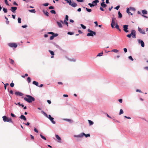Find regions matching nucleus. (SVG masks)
<instances>
[{
	"label": "nucleus",
	"mask_w": 148,
	"mask_h": 148,
	"mask_svg": "<svg viewBox=\"0 0 148 148\" xmlns=\"http://www.w3.org/2000/svg\"><path fill=\"white\" fill-rule=\"evenodd\" d=\"M118 14V17L119 18H121L122 17V15L120 11H119Z\"/></svg>",
	"instance_id": "19"
},
{
	"label": "nucleus",
	"mask_w": 148,
	"mask_h": 148,
	"mask_svg": "<svg viewBox=\"0 0 148 148\" xmlns=\"http://www.w3.org/2000/svg\"><path fill=\"white\" fill-rule=\"evenodd\" d=\"M40 136L42 139H44L45 140H46V138L44 136H43L42 134H40Z\"/></svg>",
	"instance_id": "28"
},
{
	"label": "nucleus",
	"mask_w": 148,
	"mask_h": 148,
	"mask_svg": "<svg viewBox=\"0 0 148 148\" xmlns=\"http://www.w3.org/2000/svg\"><path fill=\"white\" fill-rule=\"evenodd\" d=\"M99 2V1L98 0H95V1H93L92 3L93 5H95V6L97 5V3H98Z\"/></svg>",
	"instance_id": "16"
},
{
	"label": "nucleus",
	"mask_w": 148,
	"mask_h": 148,
	"mask_svg": "<svg viewBox=\"0 0 148 148\" xmlns=\"http://www.w3.org/2000/svg\"><path fill=\"white\" fill-rule=\"evenodd\" d=\"M43 12L46 16H49V13L47 11H43Z\"/></svg>",
	"instance_id": "25"
},
{
	"label": "nucleus",
	"mask_w": 148,
	"mask_h": 148,
	"mask_svg": "<svg viewBox=\"0 0 148 148\" xmlns=\"http://www.w3.org/2000/svg\"><path fill=\"white\" fill-rule=\"evenodd\" d=\"M49 9H54V7L53 6H51L49 8Z\"/></svg>",
	"instance_id": "59"
},
{
	"label": "nucleus",
	"mask_w": 148,
	"mask_h": 148,
	"mask_svg": "<svg viewBox=\"0 0 148 148\" xmlns=\"http://www.w3.org/2000/svg\"><path fill=\"white\" fill-rule=\"evenodd\" d=\"M56 137L59 140H61V138L58 135H56Z\"/></svg>",
	"instance_id": "22"
},
{
	"label": "nucleus",
	"mask_w": 148,
	"mask_h": 148,
	"mask_svg": "<svg viewBox=\"0 0 148 148\" xmlns=\"http://www.w3.org/2000/svg\"><path fill=\"white\" fill-rule=\"evenodd\" d=\"M2 83L4 85V88L5 90H6V89L7 86L9 84L7 83L5 84L3 82H2Z\"/></svg>",
	"instance_id": "24"
},
{
	"label": "nucleus",
	"mask_w": 148,
	"mask_h": 148,
	"mask_svg": "<svg viewBox=\"0 0 148 148\" xmlns=\"http://www.w3.org/2000/svg\"><path fill=\"white\" fill-rule=\"evenodd\" d=\"M69 5L73 7H75L77 6V4L76 3L74 2L72 3L71 1L70 2V3H69Z\"/></svg>",
	"instance_id": "13"
},
{
	"label": "nucleus",
	"mask_w": 148,
	"mask_h": 148,
	"mask_svg": "<svg viewBox=\"0 0 148 148\" xmlns=\"http://www.w3.org/2000/svg\"><path fill=\"white\" fill-rule=\"evenodd\" d=\"M27 81L28 82V83H30L31 82V80L30 77H28L27 78Z\"/></svg>",
	"instance_id": "43"
},
{
	"label": "nucleus",
	"mask_w": 148,
	"mask_h": 148,
	"mask_svg": "<svg viewBox=\"0 0 148 148\" xmlns=\"http://www.w3.org/2000/svg\"><path fill=\"white\" fill-rule=\"evenodd\" d=\"M54 37V36L53 35H52V36H51L50 39V40H52L53 39Z\"/></svg>",
	"instance_id": "53"
},
{
	"label": "nucleus",
	"mask_w": 148,
	"mask_h": 148,
	"mask_svg": "<svg viewBox=\"0 0 148 148\" xmlns=\"http://www.w3.org/2000/svg\"><path fill=\"white\" fill-rule=\"evenodd\" d=\"M88 32L90 33H88L87 35V36H93L94 35H96V33L95 32L90 30V29H88Z\"/></svg>",
	"instance_id": "5"
},
{
	"label": "nucleus",
	"mask_w": 148,
	"mask_h": 148,
	"mask_svg": "<svg viewBox=\"0 0 148 148\" xmlns=\"http://www.w3.org/2000/svg\"><path fill=\"white\" fill-rule=\"evenodd\" d=\"M111 51L114 52L115 53H117L119 51L116 49H113Z\"/></svg>",
	"instance_id": "27"
},
{
	"label": "nucleus",
	"mask_w": 148,
	"mask_h": 148,
	"mask_svg": "<svg viewBox=\"0 0 148 148\" xmlns=\"http://www.w3.org/2000/svg\"><path fill=\"white\" fill-rule=\"evenodd\" d=\"M8 45L11 47L16 48L17 45L15 43H10L8 44Z\"/></svg>",
	"instance_id": "6"
},
{
	"label": "nucleus",
	"mask_w": 148,
	"mask_h": 148,
	"mask_svg": "<svg viewBox=\"0 0 148 148\" xmlns=\"http://www.w3.org/2000/svg\"><path fill=\"white\" fill-rule=\"evenodd\" d=\"M9 60H10V63L11 64H13L14 61V60H12V59H9Z\"/></svg>",
	"instance_id": "35"
},
{
	"label": "nucleus",
	"mask_w": 148,
	"mask_h": 148,
	"mask_svg": "<svg viewBox=\"0 0 148 148\" xmlns=\"http://www.w3.org/2000/svg\"><path fill=\"white\" fill-rule=\"evenodd\" d=\"M29 11L31 12H32L35 13L36 12V11H35L34 9L29 10Z\"/></svg>",
	"instance_id": "30"
},
{
	"label": "nucleus",
	"mask_w": 148,
	"mask_h": 148,
	"mask_svg": "<svg viewBox=\"0 0 148 148\" xmlns=\"http://www.w3.org/2000/svg\"><path fill=\"white\" fill-rule=\"evenodd\" d=\"M88 121L90 125H92V124H93V122L92 121H91V120H88Z\"/></svg>",
	"instance_id": "26"
},
{
	"label": "nucleus",
	"mask_w": 148,
	"mask_h": 148,
	"mask_svg": "<svg viewBox=\"0 0 148 148\" xmlns=\"http://www.w3.org/2000/svg\"><path fill=\"white\" fill-rule=\"evenodd\" d=\"M49 5V3H46L43 4V5L45 6H47Z\"/></svg>",
	"instance_id": "54"
},
{
	"label": "nucleus",
	"mask_w": 148,
	"mask_h": 148,
	"mask_svg": "<svg viewBox=\"0 0 148 148\" xmlns=\"http://www.w3.org/2000/svg\"><path fill=\"white\" fill-rule=\"evenodd\" d=\"M49 51L52 55L53 56L54 55V52L53 51L50 50H49Z\"/></svg>",
	"instance_id": "33"
},
{
	"label": "nucleus",
	"mask_w": 148,
	"mask_h": 148,
	"mask_svg": "<svg viewBox=\"0 0 148 148\" xmlns=\"http://www.w3.org/2000/svg\"><path fill=\"white\" fill-rule=\"evenodd\" d=\"M64 120L69 122H71L72 121L71 120L69 119H64Z\"/></svg>",
	"instance_id": "44"
},
{
	"label": "nucleus",
	"mask_w": 148,
	"mask_h": 148,
	"mask_svg": "<svg viewBox=\"0 0 148 148\" xmlns=\"http://www.w3.org/2000/svg\"><path fill=\"white\" fill-rule=\"evenodd\" d=\"M11 115L12 116V117H16L15 115L14 114H13L12 113H11Z\"/></svg>",
	"instance_id": "61"
},
{
	"label": "nucleus",
	"mask_w": 148,
	"mask_h": 148,
	"mask_svg": "<svg viewBox=\"0 0 148 148\" xmlns=\"http://www.w3.org/2000/svg\"><path fill=\"white\" fill-rule=\"evenodd\" d=\"M94 23L95 24V27H97L98 26V23H97V21H95V22H94Z\"/></svg>",
	"instance_id": "57"
},
{
	"label": "nucleus",
	"mask_w": 148,
	"mask_h": 148,
	"mask_svg": "<svg viewBox=\"0 0 148 148\" xmlns=\"http://www.w3.org/2000/svg\"><path fill=\"white\" fill-rule=\"evenodd\" d=\"M20 118H21L22 119H23L25 121L26 120V118L23 115H21V116L20 117Z\"/></svg>",
	"instance_id": "17"
},
{
	"label": "nucleus",
	"mask_w": 148,
	"mask_h": 148,
	"mask_svg": "<svg viewBox=\"0 0 148 148\" xmlns=\"http://www.w3.org/2000/svg\"><path fill=\"white\" fill-rule=\"evenodd\" d=\"M101 6L103 8H105L107 6V5L104 2H103L101 4Z\"/></svg>",
	"instance_id": "14"
},
{
	"label": "nucleus",
	"mask_w": 148,
	"mask_h": 148,
	"mask_svg": "<svg viewBox=\"0 0 148 148\" xmlns=\"http://www.w3.org/2000/svg\"><path fill=\"white\" fill-rule=\"evenodd\" d=\"M26 96L27 97H24V100L28 103H30L35 101L34 98L30 95H26Z\"/></svg>",
	"instance_id": "2"
},
{
	"label": "nucleus",
	"mask_w": 148,
	"mask_h": 148,
	"mask_svg": "<svg viewBox=\"0 0 148 148\" xmlns=\"http://www.w3.org/2000/svg\"><path fill=\"white\" fill-rule=\"evenodd\" d=\"M53 35L54 36V37H56L58 36V34H53Z\"/></svg>",
	"instance_id": "56"
},
{
	"label": "nucleus",
	"mask_w": 148,
	"mask_h": 148,
	"mask_svg": "<svg viewBox=\"0 0 148 148\" xmlns=\"http://www.w3.org/2000/svg\"><path fill=\"white\" fill-rule=\"evenodd\" d=\"M65 1H66L67 3H69V4L70 3V2H71L70 0H66Z\"/></svg>",
	"instance_id": "55"
},
{
	"label": "nucleus",
	"mask_w": 148,
	"mask_h": 148,
	"mask_svg": "<svg viewBox=\"0 0 148 148\" xmlns=\"http://www.w3.org/2000/svg\"><path fill=\"white\" fill-rule=\"evenodd\" d=\"M89 5L90 7H93L95 6V5H93V4L90 3H89L88 4Z\"/></svg>",
	"instance_id": "42"
},
{
	"label": "nucleus",
	"mask_w": 148,
	"mask_h": 148,
	"mask_svg": "<svg viewBox=\"0 0 148 148\" xmlns=\"http://www.w3.org/2000/svg\"><path fill=\"white\" fill-rule=\"evenodd\" d=\"M128 58L130 59L131 60H132V61L133 60V59L132 58V56H129V57Z\"/></svg>",
	"instance_id": "49"
},
{
	"label": "nucleus",
	"mask_w": 148,
	"mask_h": 148,
	"mask_svg": "<svg viewBox=\"0 0 148 148\" xmlns=\"http://www.w3.org/2000/svg\"><path fill=\"white\" fill-rule=\"evenodd\" d=\"M84 136H85V137L86 138L90 136V135L89 134H86L84 133Z\"/></svg>",
	"instance_id": "39"
},
{
	"label": "nucleus",
	"mask_w": 148,
	"mask_h": 148,
	"mask_svg": "<svg viewBox=\"0 0 148 148\" xmlns=\"http://www.w3.org/2000/svg\"><path fill=\"white\" fill-rule=\"evenodd\" d=\"M84 133H82L78 135H74V137H79V138H82L83 136L84 135Z\"/></svg>",
	"instance_id": "11"
},
{
	"label": "nucleus",
	"mask_w": 148,
	"mask_h": 148,
	"mask_svg": "<svg viewBox=\"0 0 148 148\" xmlns=\"http://www.w3.org/2000/svg\"><path fill=\"white\" fill-rule=\"evenodd\" d=\"M138 30L139 32L143 34H145V32L144 30H142L140 28L138 27Z\"/></svg>",
	"instance_id": "10"
},
{
	"label": "nucleus",
	"mask_w": 148,
	"mask_h": 148,
	"mask_svg": "<svg viewBox=\"0 0 148 148\" xmlns=\"http://www.w3.org/2000/svg\"><path fill=\"white\" fill-rule=\"evenodd\" d=\"M33 84H34L36 85V86H38V82L34 81L33 82Z\"/></svg>",
	"instance_id": "20"
},
{
	"label": "nucleus",
	"mask_w": 148,
	"mask_h": 148,
	"mask_svg": "<svg viewBox=\"0 0 148 148\" xmlns=\"http://www.w3.org/2000/svg\"><path fill=\"white\" fill-rule=\"evenodd\" d=\"M49 118L50 121H51L52 123L53 124H55L56 123V122L53 120L54 118L53 117H52L50 115H49L48 116V117H47Z\"/></svg>",
	"instance_id": "7"
},
{
	"label": "nucleus",
	"mask_w": 148,
	"mask_h": 148,
	"mask_svg": "<svg viewBox=\"0 0 148 148\" xmlns=\"http://www.w3.org/2000/svg\"><path fill=\"white\" fill-rule=\"evenodd\" d=\"M130 10L131 11H135V9L134 8H130Z\"/></svg>",
	"instance_id": "36"
},
{
	"label": "nucleus",
	"mask_w": 148,
	"mask_h": 148,
	"mask_svg": "<svg viewBox=\"0 0 148 148\" xmlns=\"http://www.w3.org/2000/svg\"><path fill=\"white\" fill-rule=\"evenodd\" d=\"M15 94L16 95L19 96H22L23 95V94L22 93L19 91L16 92H15Z\"/></svg>",
	"instance_id": "12"
},
{
	"label": "nucleus",
	"mask_w": 148,
	"mask_h": 148,
	"mask_svg": "<svg viewBox=\"0 0 148 148\" xmlns=\"http://www.w3.org/2000/svg\"><path fill=\"white\" fill-rule=\"evenodd\" d=\"M136 32L134 30H132L131 31V34H128L127 35V36L129 38H130L131 36H132L133 38H136Z\"/></svg>",
	"instance_id": "3"
},
{
	"label": "nucleus",
	"mask_w": 148,
	"mask_h": 148,
	"mask_svg": "<svg viewBox=\"0 0 148 148\" xmlns=\"http://www.w3.org/2000/svg\"><path fill=\"white\" fill-rule=\"evenodd\" d=\"M123 110L121 109H120V112L119 113V115H121V114H123Z\"/></svg>",
	"instance_id": "37"
},
{
	"label": "nucleus",
	"mask_w": 148,
	"mask_h": 148,
	"mask_svg": "<svg viewBox=\"0 0 148 148\" xmlns=\"http://www.w3.org/2000/svg\"><path fill=\"white\" fill-rule=\"evenodd\" d=\"M64 20L66 21H68L69 20V16L67 15H66L65 16V18Z\"/></svg>",
	"instance_id": "38"
},
{
	"label": "nucleus",
	"mask_w": 148,
	"mask_h": 148,
	"mask_svg": "<svg viewBox=\"0 0 148 148\" xmlns=\"http://www.w3.org/2000/svg\"><path fill=\"white\" fill-rule=\"evenodd\" d=\"M3 121L4 122H10L12 123H13V122L12 119L10 118H8L6 116H4L2 117Z\"/></svg>",
	"instance_id": "4"
},
{
	"label": "nucleus",
	"mask_w": 148,
	"mask_h": 148,
	"mask_svg": "<svg viewBox=\"0 0 148 148\" xmlns=\"http://www.w3.org/2000/svg\"><path fill=\"white\" fill-rule=\"evenodd\" d=\"M5 18L6 20V23L7 24H8L9 23V21H8V19L5 16Z\"/></svg>",
	"instance_id": "21"
},
{
	"label": "nucleus",
	"mask_w": 148,
	"mask_h": 148,
	"mask_svg": "<svg viewBox=\"0 0 148 148\" xmlns=\"http://www.w3.org/2000/svg\"><path fill=\"white\" fill-rule=\"evenodd\" d=\"M30 136H31V138L32 139L34 140V136H32V135H30Z\"/></svg>",
	"instance_id": "64"
},
{
	"label": "nucleus",
	"mask_w": 148,
	"mask_h": 148,
	"mask_svg": "<svg viewBox=\"0 0 148 148\" xmlns=\"http://www.w3.org/2000/svg\"><path fill=\"white\" fill-rule=\"evenodd\" d=\"M81 25V26L84 29H86V27L84 25H83L82 24H81L80 25Z\"/></svg>",
	"instance_id": "40"
},
{
	"label": "nucleus",
	"mask_w": 148,
	"mask_h": 148,
	"mask_svg": "<svg viewBox=\"0 0 148 148\" xmlns=\"http://www.w3.org/2000/svg\"><path fill=\"white\" fill-rule=\"evenodd\" d=\"M28 76V74L26 73L25 74V76L22 75L21 76V77L23 78H24L25 77H27V76Z\"/></svg>",
	"instance_id": "51"
},
{
	"label": "nucleus",
	"mask_w": 148,
	"mask_h": 148,
	"mask_svg": "<svg viewBox=\"0 0 148 148\" xmlns=\"http://www.w3.org/2000/svg\"><path fill=\"white\" fill-rule=\"evenodd\" d=\"M74 33L73 32H69L68 33V34H69L70 35H72L73 34H74Z\"/></svg>",
	"instance_id": "47"
},
{
	"label": "nucleus",
	"mask_w": 148,
	"mask_h": 148,
	"mask_svg": "<svg viewBox=\"0 0 148 148\" xmlns=\"http://www.w3.org/2000/svg\"><path fill=\"white\" fill-rule=\"evenodd\" d=\"M117 21L116 18H112V23L111 24V26L112 28H116L120 32L121 31V29L119 28V26L117 23Z\"/></svg>",
	"instance_id": "1"
},
{
	"label": "nucleus",
	"mask_w": 148,
	"mask_h": 148,
	"mask_svg": "<svg viewBox=\"0 0 148 148\" xmlns=\"http://www.w3.org/2000/svg\"><path fill=\"white\" fill-rule=\"evenodd\" d=\"M128 25H123V30L125 32H128L129 31L127 30L128 29Z\"/></svg>",
	"instance_id": "8"
},
{
	"label": "nucleus",
	"mask_w": 148,
	"mask_h": 148,
	"mask_svg": "<svg viewBox=\"0 0 148 148\" xmlns=\"http://www.w3.org/2000/svg\"><path fill=\"white\" fill-rule=\"evenodd\" d=\"M10 86L12 87H13L14 86V84L13 83H11L10 84Z\"/></svg>",
	"instance_id": "48"
},
{
	"label": "nucleus",
	"mask_w": 148,
	"mask_h": 148,
	"mask_svg": "<svg viewBox=\"0 0 148 148\" xmlns=\"http://www.w3.org/2000/svg\"><path fill=\"white\" fill-rule=\"evenodd\" d=\"M103 54V52H101L98 54L97 56H102Z\"/></svg>",
	"instance_id": "32"
},
{
	"label": "nucleus",
	"mask_w": 148,
	"mask_h": 148,
	"mask_svg": "<svg viewBox=\"0 0 148 148\" xmlns=\"http://www.w3.org/2000/svg\"><path fill=\"white\" fill-rule=\"evenodd\" d=\"M119 7H120V6L119 5V6H118L116 7H115L114 8V9L117 10L119 9Z\"/></svg>",
	"instance_id": "52"
},
{
	"label": "nucleus",
	"mask_w": 148,
	"mask_h": 148,
	"mask_svg": "<svg viewBox=\"0 0 148 148\" xmlns=\"http://www.w3.org/2000/svg\"><path fill=\"white\" fill-rule=\"evenodd\" d=\"M124 51L126 53L127 51V50L126 48H125L123 49Z\"/></svg>",
	"instance_id": "62"
},
{
	"label": "nucleus",
	"mask_w": 148,
	"mask_h": 148,
	"mask_svg": "<svg viewBox=\"0 0 148 148\" xmlns=\"http://www.w3.org/2000/svg\"><path fill=\"white\" fill-rule=\"evenodd\" d=\"M138 43L140 44L141 46L142 47H144L145 46V44L143 40H140V39H138Z\"/></svg>",
	"instance_id": "9"
},
{
	"label": "nucleus",
	"mask_w": 148,
	"mask_h": 148,
	"mask_svg": "<svg viewBox=\"0 0 148 148\" xmlns=\"http://www.w3.org/2000/svg\"><path fill=\"white\" fill-rule=\"evenodd\" d=\"M142 13L143 14H147V12L146 10H144L142 11Z\"/></svg>",
	"instance_id": "23"
},
{
	"label": "nucleus",
	"mask_w": 148,
	"mask_h": 148,
	"mask_svg": "<svg viewBox=\"0 0 148 148\" xmlns=\"http://www.w3.org/2000/svg\"><path fill=\"white\" fill-rule=\"evenodd\" d=\"M57 23L59 27H60V28L62 27V24H61V23L60 22L58 21H57Z\"/></svg>",
	"instance_id": "18"
},
{
	"label": "nucleus",
	"mask_w": 148,
	"mask_h": 148,
	"mask_svg": "<svg viewBox=\"0 0 148 148\" xmlns=\"http://www.w3.org/2000/svg\"><path fill=\"white\" fill-rule=\"evenodd\" d=\"M17 9V8L16 7H11V10L12 12L14 13L15 12V11Z\"/></svg>",
	"instance_id": "15"
},
{
	"label": "nucleus",
	"mask_w": 148,
	"mask_h": 148,
	"mask_svg": "<svg viewBox=\"0 0 148 148\" xmlns=\"http://www.w3.org/2000/svg\"><path fill=\"white\" fill-rule=\"evenodd\" d=\"M51 13L55 14H56V11L54 10H51L50 11Z\"/></svg>",
	"instance_id": "41"
},
{
	"label": "nucleus",
	"mask_w": 148,
	"mask_h": 148,
	"mask_svg": "<svg viewBox=\"0 0 148 148\" xmlns=\"http://www.w3.org/2000/svg\"><path fill=\"white\" fill-rule=\"evenodd\" d=\"M21 19L20 18H18V22L19 23H21Z\"/></svg>",
	"instance_id": "45"
},
{
	"label": "nucleus",
	"mask_w": 148,
	"mask_h": 148,
	"mask_svg": "<svg viewBox=\"0 0 148 148\" xmlns=\"http://www.w3.org/2000/svg\"><path fill=\"white\" fill-rule=\"evenodd\" d=\"M34 131L36 133H38V132L36 128H35L34 129Z\"/></svg>",
	"instance_id": "58"
},
{
	"label": "nucleus",
	"mask_w": 148,
	"mask_h": 148,
	"mask_svg": "<svg viewBox=\"0 0 148 148\" xmlns=\"http://www.w3.org/2000/svg\"><path fill=\"white\" fill-rule=\"evenodd\" d=\"M43 113L45 115V116H46L47 117H48V115H47L43 111Z\"/></svg>",
	"instance_id": "60"
},
{
	"label": "nucleus",
	"mask_w": 148,
	"mask_h": 148,
	"mask_svg": "<svg viewBox=\"0 0 148 148\" xmlns=\"http://www.w3.org/2000/svg\"><path fill=\"white\" fill-rule=\"evenodd\" d=\"M48 34L53 35V34H54V33L53 32H48Z\"/></svg>",
	"instance_id": "63"
},
{
	"label": "nucleus",
	"mask_w": 148,
	"mask_h": 148,
	"mask_svg": "<svg viewBox=\"0 0 148 148\" xmlns=\"http://www.w3.org/2000/svg\"><path fill=\"white\" fill-rule=\"evenodd\" d=\"M64 23L65 24L67 27L68 26V22L66 21L65 20H64Z\"/></svg>",
	"instance_id": "29"
},
{
	"label": "nucleus",
	"mask_w": 148,
	"mask_h": 148,
	"mask_svg": "<svg viewBox=\"0 0 148 148\" xmlns=\"http://www.w3.org/2000/svg\"><path fill=\"white\" fill-rule=\"evenodd\" d=\"M127 12L129 14H130V9L129 8H127Z\"/></svg>",
	"instance_id": "50"
},
{
	"label": "nucleus",
	"mask_w": 148,
	"mask_h": 148,
	"mask_svg": "<svg viewBox=\"0 0 148 148\" xmlns=\"http://www.w3.org/2000/svg\"><path fill=\"white\" fill-rule=\"evenodd\" d=\"M3 11L4 12V13H7V12L8 11H7V9L6 8H3Z\"/></svg>",
	"instance_id": "31"
},
{
	"label": "nucleus",
	"mask_w": 148,
	"mask_h": 148,
	"mask_svg": "<svg viewBox=\"0 0 148 148\" xmlns=\"http://www.w3.org/2000/svg\"><path fill=\"white\" fill-rule=\"evenodd\" d=\"M86 10L87 11L89 12H91L92 11V10L91 9H88L87 8H86Z\"/></svg>",
	"instance_id": "34"
},
{
	"label": "nucleus",
	"mask_w": 148,
	"mask_h": 148,
	"mask_svg": "<svg viewBox=\"0 0 148 148\" xmlns=\"http://www.w3.org/2000/svg\"><path fill=\"white\" fill-rule=\"evenodd\" d=\"M4 2L5 3L8 5H9V4L8 3L7 0H5Z\"/></svg>",
	"instance_id": "46"
}]
</instances>
